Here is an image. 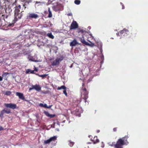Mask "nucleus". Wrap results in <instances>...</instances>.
Segmentation results:
<instances>
[{
  "label": "nucleus",
  "instance_id": "obj_2",
  "mask_svg": "<svg viewBox=\"0 0 148 148\" xmlns=\"http://www.w3.org/2000/svg\"><path fill=\"white\" fill-rule=\"evenodd\" d=\"M20 12V10L18 8V7H16L15 8V9L14 11L15 18L16 19L18 18H20L21 17V15L19 13V12Z\"/></svg>",
  "mask_w": 148,
  "mask_h": 148
},
{
  "label": "nucleus",
  "instance_id": "obj_10",
  "mask_svg": "<svg viewBox=\"0 0 148 148\" xmlns=\"http://www.w3.org/2000/svg\"><path fill=\"white\" fill-rule=\"evenodd\" d=\"M97 44V47L100 50L101 52H102V51L101 49V47L102 46V44L101 42H96Z\"/></svg>",
  "mask_w": 148,
  "mask_h": 148
},
{
  "label": "nucleus",
  "instance_id": "obj_19",
  "mask_svg": "<svg viewBox=\"0 0 148 148\" xmlns=\"http://www.w3.org/2000/svg\"><path fill=\"white\" fill-rule=\"evenodd\" d=\"M93 141L94 144H95L99 142V140L97 139V137H95L93 138Z\"/></svg>",
  "mask_w": 148,
  "mask_h": 148
},
{
  "label": "nucleus",
  "instance_id": "obj_27",
  "mask_svg": "<svg viewBox=\"0 0 148 148\" xmlns=\"http://www.w3.org/2000/svg\"><path fill=\"white\" fill-rule=\"evenodd\" d=\"M63 92L66 96H67V94L66 92V89L64 90L63 91Z\"/></svg>",
  "mask_w": 148,
  "mask_h": 148
},
{
  "label": "nucleus",
  "instance_id": "obj_22",
  "mask_svg": "<svg viewBox=\"0 0 148 148\" xmlns=\"http://www.w3.org/2000/svg\"><path fill=\"white\" fill-rule=\"evenodd\" d=\"M66 88L64 86H62L60 87H58V90H60L61 89H64V90L66 89Z\"/></svg>",
  "mask_w": 148,
  "mask_h": 148
},
{
  "label": "nucleus",
  "instance_id": "obj_6",
  "mask_svg": "<svg viewBox=\"0 0 148 148\" xmlns=\"http://www.w3.org/2000/svg\"><path fill=\"white\" fill-rule=\"evenodd\" d=\"M62 60V59L60 58H57L55 61H54L52 64V65L53 66H56L59 64L60 62Z\"/></svg>",
  "mask_w": 148,
  "mask_h": 148
},
{
  "label": "nucleus",
  "instance_id": "obj_20",
  "mask_svg": "<svg viewBox=\"0 0 148 148\" xmlns=\"http://www.w3.org/2000/svg\"><path fill=\"white\" fill-rule=\"evenodd\" d=\"M47 35V36L50 38L53 39L54 38V36L53 35H52L51 33H48Z\"/></svg>",
  "mask_w": 148,
  "mask_h": 148
},
{
  "label": "nucleus",
  "instance_id": "obj_44",
  "mask_svg": "<svg viewBox=\"0 0 148 148\" xmlns=\"http://www.w3.org/2000/svg\"><path fill=\"white\" fill-rule=\"evenodd\" d=\"M122 8V9H124V6L123 5Z\"/></svg>",
  "mask_w": 148,
  "mask_h": 148
},
{
  "label": "nucleus",
  "instance_id": "obj_33",
  "mask_svg": "<svg viewBox=\"0 0 148 148\" xmlns=\"http://www.w3.org/2000/svg\"><path fill=\"white\" fill-rule=\"evenodd\" d=\"M2 77H1L0 76V81H2Z\"/></svg>",
  "mask_w": 148,
  "mask_h": 148
},
{
  "label": "nucleus",
  "instance_id": "obj_16",
  "mask_svg": "<svg viewBox=\"0 0 148 148\" xmlns=\"http://www.w3.org/2000/svg\"><path fill=\"white\" fill-rule=\"evenodd\" d=\"M10 112V110H7V109H4L1 112V114H3L4 113H6L7 114H9Z\"/></svg>",
  "mask_w": 148,
  "mask_h": 148
},
{
  "label": "nucleus",
  "instance_id": "obj_3",
  "mask_svg": "<svg viewBox=\"0 0 148 148\" xmlns=\"http://www.w3.org/2000/svg\"><path fill=\"white\" fill-rule=\"evenodd\" d=\"M57 137L56 136H54L50 138L49 139L44 141V143L45 144H48L49 143L52 141H54L57 139Z\"/></svg>",
  "mask_w": 148,
  "mask_h": 148
},
{
  "label": "nucleus",
  "instance_id": "obj_1",
  "mask_svg": "<svg viewBox=\"0 0 148 148\" xmlns=\"http://www.w3.org/2000/svg\"><path fill=\"white\" fill-rule=\"evenodd\" d=\"M125 138H123L119 139L115 145V148H123V145H127L128 143H126L125 142Z\"/></svg>",
  "mask_w": 148,
  "mask_h": 148
},
{
  "label": "nucleus",
  "instance_id": "obj_29",
  "mask_svg": "<svg viewBox=\"0 0 148 148\" xmlns=\"http://www.w3.org/2000/svg\"><path fill=\"white\" fill-rule=\"evenodd\" d=\"M114 143H109V145L110 146H113L114 145V147H115V145H114ZM116 144H115V145Z\"/></svg>",
  "mask_w": 148,
  "mask_h": 148
},
{
  "label": "nucleus",
  "instance_id": "obj_31",
  "mask_svg": "<svg viewBox=\"0 0 148 148\" xmlns=\"http://www.w3.org/2000/svg\"><path fill=\"white\" fill-rule=\"evenodd\" d=\"M3 130V127L1 126H0V130Z\"/></svg>",
  "mask_w": 148,
  "mask_h": 148
},
{
  "label": "nucleus",
  "instance_id": "obj_40",
  "mask_svg": "<svg viewBox=\"0 0 148 148\" xmlns=\"http://www.w3.org/2000/svg\"><path fill=\"white\" fill-rule=\"evenodd\" d=\"M56 130H57L58 131H59V129H56Z\"/></svg>",
  "mask_w": 148,
  "mask_h": 148
},
{
  "label": "nucleus",
  "instance_id": "obj_37",
  "mask_svg": "<svg viewBox=\"0 0 148 148\" xmlns=\"http://www.w3.org/2000/svg\"><path fill=\"white\" fill-rule=\"evenodd\" d=\"M18 7V8H21V6L20 5H19Z\"/></svg>",
  "mask_w": 148,
  "mask_h": 148
},
{
  "label": "nucleus",
  "instance_id": "obj_32",
  "mask_svg": "<svg viewBox=\"0 0 148 148\" xmlns=\"http://www.w3.org/2000/svg\"><path fill=\"white\" fill-rule=\"evenodd\" d=\"M34 71H38V69L37 68L35 67V69H34Z\"/></svg>",
  "mask_w": 148,
  "mask_h": 148
},
{
  "label": "nucleus",
  "instance_id": "obj_9",
  "mask_svg": "<svg viewBox=\"0 0 148 148\" xmlns=\"http://www.w3.org/2000/svg\"><path fill=\"white\" fill-rule=\"evenodd\" d=\"M44 113L47 116L50 118L53 117L55 116V114H50L47 111H45L44 112Z\"/></svg>",
  "mask_w": 148,
  "mask_h": 148
},
{
  "label": "nucleus",
  "instance_id": "obj_39",
  "mask_svg": "<svg viewBox=\"0 0 148 148\" xmlns=\"http://www.w3.org/2000/svg\"><path fill=\"white\" fill-rule=\"evenodd\" d=\"M57 124L58 125H60V123H59L58 122H57Z\"/></svg>",
  "mask_w": 148,
  "mask_h": 148
},
{
  "label": "nucleus",
  "instance_id": "obj_43",
  "mask_svg": "<svg viewBox=\"0 0 148 148\" xmlns=\"http://www.w3.org/2000/svg\"><path fill=\"white\" fill-rule=\"evenodd\" d=\"M90 36H92V39H93V37L92 36L91 34H90Z\"/></svg>",
  "mask_w": 148,
  "mask_h": 148
},
{
  "label": "nucleus",
  "instance_id": "obj_8",
  "mask_svg": "<svg viewBox=\"0 0 148 148\" xmlns=\"http://www.w3.org/2000/svg\"><path fill=\"white\" fill-rule=\"evenodd\" d=\"M16 96H18L19 98L21 99H24L25 98L23 96V94L22 93H20L19 92H17L16 93Z\"/></svg>",
  "mask_w": 148,
  "mask_h": 148
},
{
  "label": "nucleus",
  "instance_id": "obj_38",
  "mask_svg": "<svg viewBox=\"0 0 148 148\" xmlns=\"http://www.w3.org/2000/svg\"><path fill=\"white\" fill-rule=\"evenodd\" d=\"M72 15V13H70L68 14V15L69 16H71Z\"/></svg>",
  "mask_w": 148,
  "mask_h": 148
},
{
  "label": "nucleus",
  "instance_id": "obj_25",
  "mask_svg": "<svg viewBox=\"0 0 148 148\" xmlns=\"http://www.w3.org/2000/svg\"><path fill=\"white\" fill-rule=\"evenodd\" d=\"M52 14L51 13V12H49V15L48 16V17H51L52 16Z\"/></svg>",
  "mask_w": 148,
  "mask_h": 148
},
{
  "label": "nucleus",
  "instance_id": "obj_36",
  "mask_svg": "<svg viewBox=\"0 0 148 148\" xmlns=\"http://www.w3.org/2000/svg\"><path fill=\"white\" fill-rule=\"evenodd\" d=\"M81 32H82V33H83L84 32V30H80Z\"/></svg>",
  "mask_w": 148,
  "mask_h": 148
},
{
  "label": "nucleus",
  "instance_id": "obj_5",
  "mask_svg": "<svg viewBox=\"0 0 148 148\" xmlns=\"http://www.w3.org/2000/svg\"><path fill=\"white\" fill-rule=\"evenodd\" d=\"M78 27V25L77 22L73 21L71 25L70 29H74L77 28Z\"/></svg>",
  "mask_w": 148,
  "mask_h": 148
},
{
  "label": "nucleus",
  "instance_id": "obj_41",
  "mask_svg": "<svg viewBox=\"0 0 148 148\" xmlns=\"http://www.w3.org/2000/svg\"><path fill=\"white\" fill-rule=\"evenodd\" d=\"M113 130L114 131H116V128H114L113 129Z\"/></svg>",
  "mask_w": 148,
  "mask_h": 148
},
{
  "label": "nucleus",
  "instance_id": "obj_17",
  "mask_svg": "<svg viewBox=\"0 0 148 148\" xmlns=\"http://www.w3.org/2000/svg\"><path fill=\"white\" fill-rule=\"evenodd\" d=\"M125 33V34H127L128 33V31L127 29H124L123 30H121L120 32L121 34H122Z\"/></svg>",
  "mask_w": 148,
  "mask_h": 148
},
{
  "label": "nucleus",
  "instance_id": "obj_45",
  "mask_svg": "<svg viewBox=\"0 0 148 148\" xmlns=\"http://www.w3.org/2000/svg\"><path fill=\"white\" fill-rule=\"evenodd\" d=\"M119 33H118L116 34V35L118 36L119 35Z\"/></svg>",
  "mask_w": 148,
  "mask_h": 148
},
{
  "label": "nucleus",
  "instance_id": "obj_35",
  "mask_svg": "<svg viewBox=\"0 0 148 148\" xmlns=\"http://www.w3.org/2000/svg\"><path fill=\"white\" fill-rule=\"evenodd\" d=\"M48 11H49V12H51L50 10V8H48Z\"/></svg>",
  "mask_w": 148,
  "mask_h": 148
},
{
  "label": "nucleus",
  "instance_id": "obj_11",
  "mask_svg": "<svg viewBox=\"0 0 148 148\" xmlns=\"http://www.w3.org/2000/svg\"><path fill=\"white\" fill-rule=\"evenodd\" d=\"M34 89H35L37 91H39L41 89V88L40 87L39 85H33Z\"/></svg>",
  "mask_w": 148,
  "mask_h": 148
},
{
  "label": "nucleus",
  "instance_id": "obj_46",
  "mask_svg": "<svg viewBox=\"0 0 148 148\" xmlns=\"http://www.w3.org/2000/svg\"><path fill=\"white\" fill-rule=\"evenodd\" d=\"M99 130H98L97 131V132L98 133H99Z\"/></svg>",
  "mask_w": 148,
  "mask_h": 148
},
{
  "label": "nucleus",
  "instance_id": "obj_30",
  "mask_svg": "<svg viewBox=\"0 0 148 148\" xmlns=\"http://www.w3.org/2000/svg\"><path fill=\"white\" fill-rule=\"evenodd\" d=\"M34 89V88L33 85H32V87H31L29 88V90H32Z\"/></svg>",
  "mask_w": 148,
  "mask_h": 148
},
{
  "label": "nucleus",
  "instance_id": "obj_14",
  "mask_svg": "<svg viewBox=\"0 0 148 148\" xmlns=\"http://www.w3.org/2000/svg\"><path fill=\"white\" fill-rule=\"evenodd\" d=\"M88 41L89 42H90V43H89L86 42V44L85 45H88V46H89L92 47L95 46V45L94 43H92V42H91V41H89L88 40Z\"/></svg>",
  "mask_w": 148,
  "mask_h": 148
},
{
  "label": "nucleus",
  "instance_id": "obj_13",
  "mask_svg": "<svg viewBox=\"0 0 148 148\" xmlns=\"http://www.w3.org/2000/svg\"><path fill=\"white\" fill-rule=\"evenodd\" d=\"M39 106L41 107H43L46 108H50L52 106V105H51L49 106H48L46 104H43L42 103H40Z\"/></svg>",
  "mask_w": 148,
  "mask_h": 148
},
{
  "label": "nucleus",
  "instance_id": "obj_12",
  "mask_svg": "<svg viewBox=\"0 0 148 148\" xmlns=\"http://www.w3.org/2000/svg\"><path fill=\"white\" fill-rule=\"evenodd\" d=\"M29 17L30 18H36L38 17V15L37 14L32 13L29 14Z\"/></svg>",
  "mask_w": 148,
  "mask_h": 148
},
{
  "label": "nucleus",
  "instance_id": "obj_28",
  "mask_svg": "<svg viewBox=\"0 0 148 148\" xmlns=\"http://www.w3.org/2000/svg\"><path fill=\"white\" fill-rule=\"evenodd\" d=\"M74 145V143L73 142H70L69 143V145L71 147H72Z\"/></svg>",
  "mask_w": 148,
  "mask_h": 148
},
{
  "label": "nucleus",
  "instance_id": "obj_34",
  "mask_svg": "<svg viewBox=\"0 0 148 148\" xmlns=\"http://www.w3.org/2000/svg\"><path fill=\"white\" fill-rule=\"evenodd\" d=\"M27 2L28 3H29V2H32V0L28 1Z\"/></svg>",
  "mask_w": 148,
  "mask_h": 148
},
{
  "label": "nucleus",
  "instance_id": "obj_7",
  "mask_svg": "<svg viewBox=\"0 0 148 148\" xmlns=\"http://www.w3.org/2000/svg\"><path fill=\"white\" fill-rule=\"evenodd\" d=\"M78 44V42L77 41L76 39H74L73 41L70 42V45L71 46L73 47L75 46Z\"/></svg>",
  "mask_w": 148,
  "mask_h": 148
},
{
  "label": "nucleus",
  "instance_id": "obj_26",
  "mask_svg": "<svg viewBox=\"0 0 148 148\" xmlns=\"http://www.w3.org/2000/svg\"><path fill=\"white\" fill-rule=\"evenodd\" d=\"M46 75H39L38 76L41 77H42V78H44V77H45L46 76Z\"/></svg>",
  "mask_w": 148,
  "mask_h": 148
},
{
  "label": "nucleus",
  "instance_id": "obj_21",
  "mask_svg": "<svg viewBox=\"0 0 148 148\" xmlns=\"http://www.w3.org/2000/svg\"><path fill=\"white\" fill-rule=\"evenodd\" d=\"M26 72L27 73H34V71L30 69H28L27 71Z\"/></svg>",
  "mask_w": 148,
  "mask_h": 148
},
{
  "label": "nucleus",
  "instance_id": "obj_23",
  "mask_svg": "<svg viewBox=\"0 0 148 148\" xmlns=\"http://www.w3.org/2000/svg\"><path fill=\"white\" fill-rule=\"evenodd\" d=\"M74 3L77 5H79L80 3V1L79 0H75L74 1Z\"/></svg>",
  "mask_w": 148,
  "mask_h": 148
},
{
  "label": "nucleus",
  "instance_id": "obj_48",
  "mask_svg": "<svg viewBox=\"0 0 148 148\" xmlns=\"http://www.w3.org/2000/svg\"><path fill=\"white\" fill-rule=\"evenodd\" d=\"M104 147V145L103 144V145L102 146V147Z\"/></svg>",
  "mask_w": 148,
  "mask_h": 148
},
{
  "label": "nucleus",
  "instance_id": "obj_47",
  "mask_svg": "<svg viewBox=\"0 0 148 148\" xmlns=\"http://www.w3.org/2000/svg\"><path fill=\"white\" fill-rule=\"evenodd\" d=\"M81 32L80 30H79V31H78V33H79V32Z\"/></svg>",
  "mask_w": 148,
  "mask_h": 148
},
{
  "label": "nucleus",
  "instance_id": "obj_4",
  "mask_svg": "<svg viewBox=\"0 0 148 148\" xmlns=\"http://www.w3.org/2000/svg\"><path fill=\"white\" fill-rule=\"evenodd\" d=\"M4 105L7 108H9L12 109H14L16 107V105L14 104L5 103Z\"/></svg>",
  "mask_w": 148,
  "mask_h": 148
},
{
  "label": "nucleus",
  "instance_id": "obj_15",
  "mask_svg": "<svg viewBox=\"0 0 148 148\" xmlns=\"http://www.w3.org/2000/svg\"><path fill=\"white\" fill-rule=\"evenodd\" d=\"M28 59L29 60H30L32 61L35 62H38V60H35L33 57L30 56H29L28 58Z\"/></svg>",
  "mask_w": 148,
  "mask_h": 148
},
{
  "label": "nucleus",
  "instance_id": "obj_18",
  "mask_svg": "<svg viewBox=\"0 0 148 148\" xmlns=\"http://www.w3.org/2000/svg\"><path fill=\"white\" fill-rule=\"evenodd\" d=\"M82 38H79L80 41L82 43L85 45L86 44V42L84 40V37L83 36Z\"/></svg>",
  "mask_w": 148,
  "mask_h": 148
},
{
  "label": "nucleus",
  "instance_id": "obj_42",
  "mask_svg": "<svg viewBox=\"0 0 148 148\" xmlns=\"http://www.w3.org/2000/svg\"><path fill=\"white\" fill-rule=\"evenodd\" d=\"M40 3V2H37H37H36V3Z\"/></svg>",
  "mask_w": 148,
  "mask_h": 148
},
{
  "label": "nucleus",
  "instance_id": "obj_24",
  "mask_svg": "<svg viewBox=\"0 0 148 148\" xmlns=\"http://www.w3.org/2000/svg\"><path fill=\"white\" fill-rule=\"evenodd\" d=\"M11 92H10L9 91H7L5 92V95H10L11 94Z\"/></svg>",
  "mask_w": 148,
  "mask_h": 148
}]
</instances>
